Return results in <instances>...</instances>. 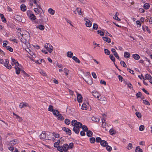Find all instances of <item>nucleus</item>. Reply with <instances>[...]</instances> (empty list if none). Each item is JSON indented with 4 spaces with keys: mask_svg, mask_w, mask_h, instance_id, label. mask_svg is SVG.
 <instances>
[{
    "mask_svg": "<svg viewBox=\"0 0 152 152\" xmlns=\"http://www.w3.org/2000/svg\"><path fill=\"white\" fill-rule=\"evenodd\" d=\"M11 59L12 61V66H13L15 64L16 65L17 63H18V61L15 60V59L11 58Z\"/></svg>",
    "mask_w": 152,
    "mask_h": 152,
    "instance_id": "nucleus-23",
    "label": "nucleus"
},
{
    "mask_svg": "<svg viewBox=\"0 0 152 152\" xmlns=\"http://www.w3.org/2000/svg\"><path fill=\"white\" fill-rule=\"evenodd\" d=\"M48 12L51 15H53L55 11L52 8H49L48 10Z\"/></svg>",
    "mask_w": 152,
    "mask_h": 152,
    "instance_id": "nucleus-31",
    "label": "nucleus"
},
{
    "mask_svg": "<svg viewBox=\"0 0 152 152\" xmlns=\"http://www.w3.org/2000/svg\"><path fill=\"white\" fill-rule=\"evenodd\" d=\"M62 130L65 131L67 134L70 135L71 134V131L69 129L64 127L62 128Z\"/></svg>",
    "mask_w": 152,
    "mask_h": 152,
    "instance_id": "nucleus-9",
    "label": "nucleus"
},
{
    "mask_svg": "<svg viewBox=\"0 0 152 152\" xmlns=\"http://www.w3.org/2000/svg\"><path fill=\"white\" fill-rule=\"evenodd\" d=\"M132 148H133L132 144L131 143H129L128 146V147L127 148V149L128 150H130V149H132Z\"/></svg>",
    "mask_w": 152,
    "mask_h": 152,
    "instance_id": "nucleus-55",
    "label": "nucleus"
},
{
    "mask_svg": "<svg viewBox=\"0 0 152 152\" xmlns=\"http://www.w3.org/2000/svg\"><path fill=\"white\" fill-rule=\"evenodd\" d=\"M121 65L124 67H126V65L125 62L123 61H121L120 62Z\"/></svg>",
    "mask_w": 152,
    "mask_h": 152,
    "instance_id": "nucleus-53",
    "label": "nucleus"
},
{
    "mask_svg": "<svg viewBox=\"0 0 152 152\" xmlns=\"http://www.w3.org/2000/svg\"><path fill=\"white\" fill-rule=\"evenodd\" d=\"M113 54L118 59L120 60V58L117 53H114Z\"/></svg>",
    "mask_w": 152,
    "mask_h": 152,
    "instance_id": "nucleus-63",
    "label": "nucleus"
},
{
    "mask_svg": "<svg viewBox=\"0 0 152 152\" xmlns=\"http://www.w3.org/2000/svg\"><path fill=\"white\" fill-rule=\"evenodd\" d=\"M32 1L34 2V3L36 5L37 7L39 8V9H41V10H42V9L41 8V7L39 6V5H38L37 3V1L36 0H32Z\"/></svg>",
    "mask_w": 152,
    "mask_h": 152,
    "instance_id": "nucleus-34",
    "label": "nucleus"
},
{
    "mask_svg": "<svg viewBox=\"0 0 152 152\" xmlns=\"http://www.w3.org/2000/svg\"><path fill=\"white\" fill-rule=\"evenodd\" d=\"M102 38L104 41H106L109 43L110 42H111V39L109 38L105 37H103Z\"/></svg>",
    "mask_w": 152,
    "mask_h": 152,
    "instance_id": "nucleus-16",
    "label": "nucleus"
},
{
    "mask_svg": "<svg viewBox=\"0 0 152 152\" xmlns=\"http://www.w3.org/2000/svg\"><path fill=\"white\" fill-rule=\"evenodd\" d=\"M82 129L84 131L87 132L88 131V127L85 125H83L82 126Z\"/></svg>",
    "mask_w": 152,
    "mask_h": 152,
    "instance_id": "nucleus-45",
    "label": "nucleus"
},
{
    "mask_svg": "<svg viewBox=\"0 0 152 152\" xmlns=\"http://www.w3.org/2000/svg\"><path fill=\"white\" fill-rule=\"evenodd\" d=\"M136 24L137 26V27H140L141 26V24L139 20H137L136 22Z\"/></svg>",
    "mask_w": 152,
    "mask_h": 152,
    "instance_id": "nucleus-64",
    "label": "nucleus"
},
{
    "mask_svg": "<svg viewBox=\"0 0 152 152\" xmlns=\"http://www.w3.org/2000/svg\"><path fill=\"white\" fill-rule=\"evenodd\" d=\"M84 20L86 22L85 24L87 27H90L91 26L92 23L90 20L86 18H84Z\"/></svg>",
    "mask_w": 152,
    "mask_h": 152,
    "instance_id": "nucleus-8",
    "label": "nucleus"
},
{
    "mask_svg": "<svg viewBox=\"0 0 152 152\" xmlns=\"http://www.w3.org/2000/svg\"><path fill=\"white\" fill-rule=\"evenodd\" d=\"M65 123L67 125H69L70 123V121L67 119H66L65 120Z\"/></svg>",
    "mask_w": 152,
    "mask_h": 152,
    "instance_id": "nucleus-54",
    "label": "nucleus"
},
{
    "mask_svg": "<svg viewBox=\"0 0 152 152\" xmlns=\"http://www.w3.org/2000/svg\"><path fill=\"white\" fill-rule=\"evenodd\" d=\"M100 144L103 147H105L106 145H108V143L105 140H102L100 142Z\"/></svg>",
    "mask_w": 152,
    "mask_h": 152,
    "instance_id": "nucleus-17",
    "label": "nucleus"
},
{
    "mask_svg": "<svg viewBox=\"0 0 152 152\" xmlns=\"http://www.w3.org/2000/svg\"><path fill=\"white\" fill-rule=\"evenodd\" d=\"M57 118L58 120H59L61 121L63 120L64 119V118L63 117L62 115L59 114V113L57 115Z\"/></svg>",
    "mask_w": 152,
    "mask_h": 152,
    "instance_id": "nucleus-15",
    "label": "nucleus"
},
{
    "mask_svg": "<svg viewBox=\"0 0 152 152\" xmlns=\"http://www.w3.org/2000/svg\"><path fill=\"white\" fill-rule=\"evenodd\" d=\"M53 136L56 138H58L59 137V134H57L56 132H53Z\"/></svg>",
    "mask_w": 152,
    "mask_h": 152,
    "instance_id": "nucleus-41",
    "label": "nucleus"
},
{
    "mask_svg": "<svg viewBox=\"0 0 152 152\" xmlns=\"http://www.w3.org/2000/svg\"><path fill=\"white\" fill-rule=\"evenodd\" d=\"M106 148L107 150L109 152L112 149V148L109 145H108L106 146Z\"/></svg>",
    "mask_w": 152,
    "mask_h": 152,
    "instance_id": "nucleus-40",
    "label": "nucleus"
},
{
    "mask_svg": "<svg viewBox=\"0 0 152 152\" xmlns=\"http://www.w3.org/2000/svg\"><path fill=\"white\" fill-rule=\"evenodd\" d=\"M52 112L53 114L54 115H56V116H57V115L58 114V113H59V111L56 110H54Z\"/></svg>",
    "mask_w": 152,
    "mask_h": 152,
    "instance_id": "nucleus-38",
    "label": "nucleus"
},
{
    "mask_svg": "<svg viewBox=\"0 0 152 152\" xmlns=\"http://www.w3.org/2000/svg\"><path fill=\"white\" fill-rule=\"evenodd\" d=\"M68 146L69 147V148L70 149L72 148L73 147V143L71 142L70 143L69 145H68Z\"/></svg>",
    "mask_w": 152,
    "mask_h": 152,
    "instance_id": "nucleus-62",
    "label": "nucleus"
},
{
    "mask_svg": "<svg viewBox=\"0 0 152 152\" xmlns=\"http://www.w3.org/2000/svg\"><path fill=\"white\" fill-rule=\"evenodd\" d=\"M144 126L143 125H141L139 127V130L140 131H142L144 130Z\"/></svg>",
    "mask_w": 152,
    "mask_h": 152,
    "instance_id": "nucleus-59",
    "label": "nucleus"
},
{
    "mask_svg": "<svg viewBox=\"0 0 152 152\" xmlns=\"http://www.w3.org/2000/svg\"><path fill=\"white\" fill-rule=\"evenodd\" d=\"M8 148L9 150L12 152H19L18 149L15 148H14L11 146H9L8 147Z\"/></svg>",
    "mask_w": 152,
    "mask_h": 152,
    "instance_id": "nucleus-11",
    "label": "nucleus"
},
{
    "mask_svg": "<svg viewBox=\"0 0 152 152\" xmlns=\"http://www.w3.org/2000/svg\"><path fill=\"white\" fill-rule=\"evenodd\" d=\"M73 55V53L71 51H68L67 52V56L69 58H71Z\"/></svg>",
    "mask_w": 152,
    "mask_h": 152,
    "instance_id": "nucleus-33",
    "label": "nucleus"
},
{
    "mask_svg": "<svg viewBox=\"0 0 152 152\" xmlns=\"http://www.w3.org/2000/svg\"><path fill=\"white\" fill-rule=\"evenodd\" d=\"M53 107L51 105H50L48 109V110L50 111H53Z\"/></svg>",
    "mask_w": 152,
    "mask_h": 152,
    "instance_id": "nucleus-49",
    "label": "nucleus"
},
{
    "mask_svg": "<svg viewBox=\"0 0 152 152\" xmlns=\"http://www.w3.org/2000/svg\"><path fill=\"white\" fill-rule=\"evenodd\" d=\"M57 149L58 151L61 152H63L64 150L62 147V146L61 145H59V146H58L57 147Z\"/></svg>",
    "mask_w": 152,
    "mask_h": 152,
    "instance_id": "nucleus-35",
    "label": "nucleus"
},
{
    "mask_svg": "<svg viewBox=\"0 0 152 152\" xmlns=\"http://www.w3.org/2000/svg\"><path fill=\"white\" fill-rule=\"evenodd\" d=\"M143 102L146 105H150V103L146 100H143Z\"/></svg>",
    "mask_w": 152,
    "mask_h": 152,
    "instance_id": "nucleus-48",
    "label": "nucleus"
},
{
    "mask_svg": "<svg viewBox=\"0 0 152 152\" xmlns=\"http://www.w3.org/2000/svg\"><path fill=\"white\" fill-rule=\"evenodd\" d=\"M76 11L77 12L78 14L79 15H81L82 12L81 9L79 8H77L76 9Z\"/></svg>",
    "mask_w": 152,
    "mask_h": 152,
    "instance_id": "nucleus-46",
    "label": "nucleus"
},
{
    "mask_svg": "<svg viewBox=\"0 0 152 152\" xmlns=\"http://www.w3.org/2000/svg\"><path fill=\"white\" fill-rule=\"evenodd\" d=\"M6 49L11 52H12L13 51V49L10 46H7L6 47Z\"/></svg>",
    "mask_w": 152,
    "mask_h": 152,
    "instance_id": "nucleus-50",
    "label": "nucleus"
},
{
    "mask_svg": "<svg viewBox=\"0 0 152 152\" xmlns=\"http://www.w3.org/2000/svg\"><path fill=\"white\" fill-rule=\"evenodd\" d=\"M92 94L94 97L98 99L99 101L102 100H101V98H99L101 95L95 91H94L92 92Z\"/></svg>",
    "mask_w": 152,
    "mask_h": 152,
    "instance_id": "nucleus-4",
    "label": "nucleus"
},
{
    "mask_svg": "<svg viewBox=\"0 0 152 152\" xmlns=\"http://www.w3.org/2000/svg\"><path fill=\"white\" fill-rule=\"evenodd\" d=\"M30 107L28 104L26 102H21L19 106V107L20 109H22L23 107Z\"/></svg>",
    "mask_w": 152,
    "mask_h": 152,
    "instance_id": "nucleus-7",
    "label": "nucleus"
},
{
    "mask_svg": "<svg viewBox=\"0 0 152 152\" xmlns=\"http://www.w3.org/2000/svg\"><path fill=\"white\" fill-rule=\"evenodd\" d=\"M62 147L64 150V151L65 152L67 151V150L69 148V147L68 146V145L67 144H64L63 146H62Z\"/></svg>",
    "mask_w": 152,
    "mask_h": 152,
    "instance_id": "nucleus-21",
    "label": "nucleus"
},
{
    "mask_svg": "<svg viewBox=\"0 0 152 152\" xmlns=\"http://www.w3.org/2000/svg\"><path fill=\"white\" fill-rule=\"evenodd\" d=\"M77 99L78 102L80 103L81 102L83 97L80 94L77 93Z\"/></svg>",
    "mask_w": 152,
    "mask_h": 152,
    "instance_id": "nucleus-12",
    "label": "nucleus"
},
{
    "mask_svg": "<svg viewBox=\"0 0 152 152\" xmlns=\"http://www.w3.org/2000/svg\"><path fill=\"white\" fill-rule=\"evenodd\" d=\"M87 135L88 137H91L92 136L93 132L90 130H88L87 131Z\"/></svg>",
    "mask_w": 152,
    "mask_h": 152,
    "instance_id": "nucleus-32",
    "label": "nucleus"
},
{
    "mask_svg": "<svg viewBox=\"0 0 152 152\" xmlns=\"http://www.w3.org/2000/svg\"><path fill=\"white\" fill-rule=\"evenodd\" d=\"M27 15L31 20H35L36 18L35 16L32 13V11L30 10H28L27 11Z\"/></svg>",
    "mask_w": 152,
    "mask_h": 152,
    "instance_id": "nucleus-2",
    "label": "nucleus"
},
{
    "mask_svg": "<svg viewBox=\"0 0 152 152\" xmlns=\"http://www.w3.org/2000/svg\"><path fill=\"white\" fill-rule=\"evenodd\" d=\"M132 57L135 59L138 60L140 58V56L137 54H134L132 55Z\"/></svg>",
    "mask_w": 152,
    "mask_h": 152,
    "instance_id": "nucleus-18",
    "label": "nucleus"
},
{
    "mask_svg": "<svg viewBox=\"0 0 152 152\" xmlns=\"http://www.w3.org/2000/svg\"><path fill=\"white\" fill-rule=\"evenodd\" d=\"M104 53H105L107 55H109L110 54V51L107 49H104Z\"/></svg>",
    "mask_w": 152,
    "mask_h": 152,
    "instance_id": "nucleus-42",
    "label": "nucleus"
},
{
    "mask_svg": "<svg viewBox=\"0 0 152 152\" xmlns=\"http://www.w3.org/2000/svg\"><path fill=\"white\" fill-rule=\"evenodd\" d=\"M110 57L111 60L113 62H114L115 61V59L113 56V55L110 54Z\"/></svg>",
    "mask_w": 152,
    "mask_h": 152,
    "instance_id": "nucleus-51",
    "label": "nucleus"
},
{
    "mask_svg": "<svg viewBox=\"0 0 152 152\" xmlns=\"http://www.w3.org/2000/svg\"><path fill=\"white\" fill-rule=\"evenodd\" d=\"M102 140H101V139L100 137H97L96 138V141L97 142H101V141Z\"/></svg>",
    "mask_w": 152,
    "mask_h": 152,
    "instance_id": "nucleus-60",
    "label": "nucleus"
},
{
    "mask_svg": "<svg viewBox=\"0 0 152 152\" xmlns=\"http://www.w3.org/2000/svg\"><path fill=\"white\" fill-rule=\"evenodd\" d=\"M40 9H39V8L37 7V8H35L34 9V11L36 13H37V14H39V13L40 12V11H41Z\"/></svg>",
    "mask_w": 152,
    "mask_h": 152,
    "instance_id": "nucleus-43",
    "label": "nucleus"
},
{
    "mask_svg": "<svg viewBox=\"0 0 152 152\" xmlns=\"http://www.w3.org/2000/svg\"><path fill=\"white\" fill-rule=\"evenodd\" d=\"M72 58L76 62L78 63H80V60L76 57L74 56Z\"/></svg>",
    "mask_w": 152,
    "mask_h": 152,
    "instance_id": "nucleus-30",
    "label": "nucleus"
},
{
    "mask_svg": "<svg viewBox=\"0 0 152 152\" xmlns=\"http://www.w3.org/2000/svg\"><path fill=\"white\" fill-rule=\"evenodd\" d=\"M81 109L83 110H86L87 109V105L86 104L84 103L82 105Z\"/></svg>",
    "mask_w": 152,
    "mask_h": 152,
    "instance_id": "nucleus-37",
    "label": "nucleus"
},
{
    "mask_svg": "<svg viewBox=\"0 0 152 152\" xmlns=\"http://www.w3.org/2000/svg\"><path fill=\"white\" fill-rule=\"evenodd\" d=\"M124 56L125 58H127L130 57V54L129 52H125L124 53Z\"/></svg>",
    "mask_w": 152,
    "mask_h": 152,
    "instance_id": "nucleus-20",
    "label": "nucleus"
},
{
    "mask_svg": "<svg viewBox=\"0 0 152 152\" xmlns=\"http://www.w3.org/2000/svg\"><path fill=\"white\" fill-rule=\"evenodd\" d=\"M93 28L94 29L97 30L98 28V26L96 23H94Z\"/></svg>",
    "mask_w": 152,
    "mask_h": 152,
    "instance_id": "nucleus-57",
    "label": "nucleus"
},
{
    "mask_svg": "<svg viewBox=\"0 0 152 152\" xmlns=\"http://www.w3.org/2000/svg\"><path fill=\"white\" fill-rule=\"evenodd\" d=\"M136 115L139 118H141L142 115L140 113L138 112H137L135 113Z\"/></svg>",
    "mask_w": 152,
    "mask_h": 152,
    "instance_id": "nucleus-39",
    "label": "nucleus"
},
{
    "mask_svg": "<svg viewBox=\"0 0 152 152\" xmlns=\"http://www.w3.org/2000/svg\"><path fill=\"white\" fill-rule=\"evenodd\" d=\"M90 141L91 143H94L95 141V138L92 137L90 138Z\"/></svg>",
    "mask_w": 152,
    "mask_h": 152,
    "instance_id": "nucleus-56",
    "label": "nucleus"
},
{
    "mask_svg": "<svg viewBox=\"0 0 152 152\" xmlns=\"http://www.w3.org/2000/svg\"><path fill=\"white\" fill-rule=\"evenodd\" d=\"M4 66L6 67L8 69H10L11 68L12 66L10 64H9V61L7 59H6L5 62L4 63Z\"/></svg>",
    "mask_w": 152,
    "mask_h": 152,
    "instance_id": "nucleus-5",
    "label": "nucleus"
},
{
    "mask_svg": "<svg viewBox=\"0 0 152 152\" xmlns=\"http://www.w3.org/2000/svg\"><path fill=\"white\" fill-rule=\"evenodd\" d=\"M72 125L74 126V127L81 128L82 124L80 122H77V120H73L71 122Z\"/></svg>",
    "mask_w": 152,
    "mask_h": 152,
    "instance_id": "nucleus-1",
    "label": "nucleus"
},
{
    "mask_svg": "<svg viewBox=\"0 0 152 152\" xmlns=\"http://www.w3.org/2000/svg\"><path fill=\"white\" fill-rule=\"evenodd\" d=\"M136 96L137 98H140L142 96V94L140 92H138L136 94Z\"/></svg>",
    "mask_w": 152,
    "mask_h": 152,
    "instance_id": "nucleus-58",
    "label": "nucleus"
},
{
    "mask_svg": "<svg viewBox=\"0 0 152 152\" xmlns=\"http://www.w3.org/2000/svg\"><path fill=\"white\" fill-rule=\"evenodd\" d=\"M73 130L77 134H78L80 132V129L79 128H75L73 127Z\"/></svg>",
    "mask_w": 152,
    "mask_h": 152,
    "instance_id": "nucleus-25",
    "label": "nucleus"
},
{
    "mask_svg": "<svg viewBox=\"0 0 152 152\" xmlns=\"http://www.w3.org/2000/svg\"><path fill=\"white\" fill-rule=\"evenodd\" d=\"M15 19L19 21H20L22 20L21 17L20 16L18 15L16 16L15 17Z\"/></svg>",
    "mask_w": 152,
    "mask_h": 152,
    "instance_id": "nucleus-44",
    "label": "nucleus"
},
{
    "mask_svg": "<svg viewBox=\"0 0 152 152\" xmlns=\"http://www.w3.org/2000/svg\"><path fill=\"white\" fill-rule=\"evenodd\" d=\"M15 69L16 70V73L17 74H19L20 71V68L18 67V66H15Z\"/></svg>",
    "mask_w": 152,
    "mask_h": 152,
    "instance_id": "nucleus-19",
    "label": "nucleus"
},
{
    "mask_svg": "<svg viewBox=\"0 0 152 152\" xmlns=\"http://www.w3.org/2000/svg\"><path fill=\"white\" fill-rule=\"evenodd\" d=\"M97 33L98 34H99L101 36H103L104 35V33L101 30H98L97 31Z\"/></svg>",
    "mask_w": 152,
    "mask_h": 152,
    "instance_id": "nucleus-52",
    "label": "nucleus"
},
{
    "mask_svg": "<svg viewBox=\"0 0 152 152\" xmlns=\"http://www.w3.org/2000/svg\"><path fill=\"white\" fill-rule=\"evenodd\" d=\"M142 150L139 146H137L135 149V152H142Z\"/></svg>",
    "mask_w": 152,
    "mask_h": 152,
    "instance_id": "nucleus-27",
    "label": "nucleus"
},
{
    "mask_svg": "<svg viewBox=\"0 0 152 152\" xmlns=\"http://www.w3.org/2000/svg\"><path fill=\"white\" fill-rule=\"evenodd\" d=\"M109 132L111 135H113L115 134V132L112 129H110L109 131Z\"/></svg>",
    "mask_w": 152,
    "mask_h": 152,
    "instance_id": "nucleus-61",
    "label": "nucleus"
},
{
    "mask_svg": "<svg viewBox=\"0 0 152 152\" xmlns=\"http://www.w3.org/2000/svg\"><path fill=\"white\" fill-rule=\"evenodd\" d=\"M150 7V5L148 3H145L144 4L143 6L144 8L146 10H148L149 9Z\"/></svg>",
    "mask_w": 152,
    "mask_h": 152,
    "instance_id": "nucleus-28",
    "label": "nucleus"
},
{
    "mask_svg": "<svg viewBox=\"0 0 152 152\" xmlns=\"http://www.w3.org/2000/svg\"><path fill=\"white\" fill-rule=\"evenodd\" d=\"M44 47L50 53H51L53 50V47L49 43L45 44Z\"/></svg>",
    "mask_w": 152,
    "mask_h": 152,
    "instance_id": "nucleus-3",
    "label": "nucleus"
},
{
    "mask_svg": "<svg viewBox=\"0 0 152 152\" xmlns=\"http://www.w3.org/2000/svg\"><path fill=\"white\" fill-rule=\"evenodd\" d=\"M18 143V141L17 140H13L10 142L9 143V144L10 145V146H11L13 147V146L15 145H16Z\"/></svg>",
    "mask_w": 152,
    "mask_h": 152,
    "instance_id": "nucleus-10",
    "label": "nucleus"
},
{
    "mask_svg": "<svg viewBox=\"0 0 152 152\" xmlns=\"http://www.w3.org/2000/svg\"><path fill=\"white\" fill-rule=\"evenodd\" d=\"M45 62V60L43 59H41L40 60H37L35 62L37 64H40L42 61Z\"/></svg>",
    "mask_w": 152,
    "mask_h": 152,
    "instance_id": "nucleus-47",
    "label": "nucleus"
},
{
    "mask_svg": "<svg viewBox=\"0 0 152 152\" xmlns=\"http://www.w3.org/2000/svg\"><path fill=\"white\" fill-rule=\"evenodd\" d=\"M20 9L22 11L24 12L26 10V7L25 5L22 4L20 6Z\"/></svg>",
    "mask_w": 152,
    "mask_h": 152,
    "instance_id": "nucleus-26",
    "label": "nucleus"
},
{
    "mask_svg": "<svg viewBox=\"0 0 152 152\" xmlns=\"http://www.w3.org/2000/svg\"><path fill=\"white\" fill-rule=\"evenodd\" d=\"M92 121L96 122H99L100 121V119L95 116H93L91 118Z\"/></svg>",
    "mask_w": 152,
    "mask_h": 152,
    "instance_id": "nucleus-24",
    "label": "nucleus"
},
{
    "mask_svg": "<svg viewBox=\"0 0 152 152\" xmlns=\"http://www.w3.org/2000/svg\"><path fill=\"white\" fill-rule=\"evenodd\" d=\"M30 37L29 34L28 33V34H24V36H22V37L23 38H25L26 39H29Z\"/></svg>",
    "mask_w": 152,
    "mask_h": 152,
    "instance_id": "nucleus-36",
    "label": "nucleus"
},
{
    "mask_svg": "<svg viewBox=\"0 0 152 152\" xmlns=\"http://www.w3.org/2000/svg\"><path fill=\"white\" fill-rule=\"evenodd\" d=\"M46 134L45 131L42 132V133L40 135V139L43 140H46Z\"/></svg>",
    "mask_w": 152,
    "mask_h": 152,
    "instance_id": "nucleus-6",
    "label": "nucleus"
},
{
    "mask_svg": "<svg viewBox=\"0 0 152 152\" xmlns=\"http://www.w3.org/2000/svg\"><path fill=\"white\" fill-rule=\"evenodd\" d=\"M141 75L144 80H145L146 79H147L148 80H151L152 78L151 76L149 74H147L145 75V78H144V77L142 75V74Z\"/></svg>",
    "mask_w": 152,
    "mask_h": 152,
    "instance_id": "nucleus-13",
    "label": "nucleus"
},
{
    "mask_svg": "<svg viewBox=\"0 0 152 152\" xmlns=\"http://www.w3.org/2000/svg\"><path fill=\"white\" fill-rule=\"evenodd\" d=\"M20 40L21 42H22L23 43L25 44L26 45V43H27V40L25 38H21L20 39Z\"/></svg>",
    "mask_w": 152,
    "mask_h": 152,
    "instance_id": "nucleus-29",
    "label": "nucleus"
},
{
    "mask_svg": "<svg viewBox=\"0 0 152 152\" xmlns=\"http://www.w3.org/2000/svg\"><path fill=\"white\" fill-rule=\"evenodd\" d=\"M37 28L41 30H43L45 29V26L43 25L40 24L37 26Z\"/></svg>",
    "mask_w": 152,
    "mask_h": 152,
    "instance_id": "nucleus-22",
    "label": "nucleus"
},
{
    "mask_svg": "<svg viewBox=\"0 0 152 152\" xmlns=\"http://www.w3.org/2000/svg\"><path fill=\"white\" fill-rule=\"evenodd\" d=\"M46 134V140H50L51 138L52 133L50 132H48Z\"/></svg>",
    "mask_w": 152,
    "mask_h": 152,
    "instance_id": "nucleus-14",
    "label": "nucleus"
}]
</instances>
